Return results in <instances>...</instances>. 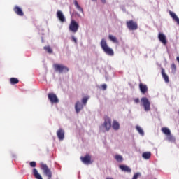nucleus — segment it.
<instances>
[{
    "instance_id": "473e14b6",
    "label": "nucleus",
    "mask_w": 179,
    "mask_h": 179,
    "mask_svg": "<svg viewBox=\"0 0 179 179\" xmlns=\"http://www.w3.org/2000/svg\"><path fill=\"white\" fill-rule=\"evenodd\" d=\"M139 176H141V173H137L134 174L132 179H138V177H139Z\"/></svg>"
},
{
    "instance_id": "0eeeda50",
    "label": "nucleus",
    "mask_w": 179,
    "mask_h": 179,
    "mask_svg": "<svg viewBox=\"0 0 179 179\" xmlns=\"http://www.w3.org/2000/svg\"><path fill=\"white\" fill-rule=\"evenodd\" d=\"M80 160L84 163V164H92V157L87 154L85 157H80Z\"/></svg>"
},
{
    "instance_id": "58836bf2",
    "label": "nucleus",
    "mask_w": 179,
    "mask_h": 179,
    "mask_svg": "<svg viewBox=\"0 0 179 179\" xmlns=\"http://www.w3.org/2000/svg\"><path fill=\"white\" fill-rule=\"evenodd\" d=\"M92 1H97V0H92Z\"/></svg>"
},
{
    "instance_id": "20e7f679",
    "label": "nucleus",
    "mask_w": 179,
    "mask_h": 179,
    "mask_svg": "<svg viewBox=\"0 0 179 179\" xmlns=\"http://www.w3.org/2000/svg\"><path fill=\"white\" fill-rule=\"evenodd\" d=\"M141 103L143 107H144L145 111H150V101L148 98L146 97L141 98Z\"/></svg>"
},
{
    "instance_id": "39448f33",
    "label": "nucleus",
    "mask_w": 179,
    "mask_h": 179,
    "mask_svg": "<svg viewBox=\"0 0 179 179\" xmlns=\"http://www.w3.org/2000/svg\"><path fill=\"white\" fill-rule=\"evenodd\" d=\"M70 31L72 33H76L79 30V24L76 21L72 20L69 27Z\"/></svg>"
},
{
    "instance_id": "a878e982",
    "label": "nucleus",
    "mask_w": 179,
    "mask_h": 179,
    "mask_svg": "<svg viewBox=\"0 0 179 179\" xmlns=\"http://www.w3.org/2000/svg\"><path fill=\"white\" fill-rule=\"evenodd\" d=\"M136 128L140 135H142V136L145 135V133L143 132V130L142 129V128H141V127L136 126Z\"/></svg>"
},
{
    "instance_id": "f3484780",
    "label": "nucleus",
    "mask_w": 179,
    "mask_h": 179,
    "mask_svg": "<svg viewBox=\"0 0 179 179\" xmlns=\"http://www.w3.org/2000/svg\"><path fill=\"white\" fill-rule=\"evenodd\" d=\"M169 14L171 15V17L173 18V20L176 22V23L178 24H179V18L176 15V13H174L173 12L170 11Z\"/></svg>"
},
{
    "instance_id": "dca6fc26",
    "label": "nucleus",
    "mask_w": 179,
    "mask_h": 179,
    "mask_svg": "<svg viewBox=\"0 0 179 179\" xmlns=\"http://www.w3.org/2000/svg\"><path fill=\"white\" fill-rule=\"evenodd\" d=\"M150 156H152V153L150 152H145L142 154L143 159H145V160H149L150 159Z\"/></svg>"
},
{
    "instance_id": "9d476101",
    "label": "nucleus",
    "mask_w": 179,
    "mask_h": 179,
    "mask_svg": "<svg viewBox=\"0 0 179 179\" xmlns=\"http://www.w3.org/2000/svg\"><path fill=\"white\" fill-rule=\"evenodd\" d=\"M158 38L159 41L162 43V44H164V45H166V44H167V40L166 39V35H164V34L159 33L158 35Z\"/></svg>"
},
{
    "instance_id": "b1692460",
    "label": "nucleus",
    "mask_w": 179,
    "mask_h": 179,
    "mask_svg": "<svg viewBox=\"0 0 179 179\" xmlns=\"http://www.w3.org/2000/svg\"><path fill=\"white\" fill-rule=\"evenodd\" d=\"M115 160H117L118 162V163H121L124 160V158H122V156H121L120 155H115Z\"/></svg>"
},
{
    "instance_id": "2eb2a0df",
    "label": "nucleus",
    "mask_w": 179,
    "mask_h": 179,
    "mask_svg": "<svg viewBox=\"0 0 179 179\" xmlns=\"http://www.w3.org/2000/svg\"><path fill=\"white\" fill-rule=\"evenodd\" d=\"M33 175L34 176L35 178L36 179H43V177H41V175L38 173V171L36 168L33 169Z\"/></svg>"
},
{
    "instance_id": "1a4fd4ad",
    "label": "nucleus",
    "mask_w": 179,
    "mask_h": 179,
    "mask_svg": "<svg viewBox=\"0 0 179 179\" xmlns=\"http://www.w3.org/2000/svg\"><path fill=\"white\" fill-rule=\"evenodd\" d=\"M13 10L16 15L18 16H24V13H23V10L20 7H18L17 6H15L13 8Z\"/></svg>"
},
{
    "instance_id": "393cba45",
    "label": "nucleus",
    "mask_w": 179,
    "mask_h": 179,
    "mask_svg": "<svg viewBox=\"0 0 179 179\" xmlns=\"http://www.w3.org/2000/svg\"><path fill=\"white\" fill-rule=\"evenodd\" d=\"M167 139L169 142H176V138L171 134L167 136Z\"/></svg>"
},
{
    "instance_id": "423d86ee",
    "label": "nucleus",
    "mask_w": 179,
    "mask_h": 179,
    "mask_svg": "<svg viewBox=\"0 0 179 179\" xmlns=\"http://www.w3.org/2000/svg\"><path fill=\"white\" fill-rule=\"evenodd\" d=\"M48 97L50 101L52 103V104H57V103H59L58 97H57V95L55 94H48Z\"/></svg>"
},
{
    "instance_id": "bb28decb",
    "label": "nucleus",
    "mask_w": 179,
    "mask_h": 179,
    "mask_svg": "<svg viewBox=\"0 0 179 179\" xmlns=\"http://www.w3.org/2000/svg\"><path fill=\"white\" fill-rule=\"evenodd\" d=\"M109 38L113 43H118V41H117V38L113 35H109Z\"/></svg>"
},
{
    "instance_id": "4be33fe9",
    "label": "nucleus",
    "mask_w": 179,
    "mask_h": 179,
    "mask_svg": "<svg viewBox=\"0 0 179 179\" xmlns=\"http://www.w3.org/2000/svg\"><path fill=\"white\" fill-rule=\"evenodd\" d=\"M162 131L163 134H164L166 136H169L171 134V131H170V129L167 127L162 128Z\"/></svg>"
},
{
    "instance_id": "aec40b11",
    "label": "nucleus",
    "mask_w": 179,
    "mask_h": 179,
    "mask_svg": "<svg viewBox=\"0 0 179 179\" xmlns=\"http://www.w3.org/2000/svg\"><path fill=\"white\" fill-rule=\"evenodd\" d=\"M74 5L77 8L78 10H79V12H81V13H83V8H82V7L79 6L78 1L74 0Z\"/></svg>"
},
{
    "instance_id": "4468645a",
    "label": "nucleus",
    "mask_w": 179,
    "mask_h": 179,
    "mask_svg": "<svg viewBox=\"0 0 179 179\" xmlns=\"http://www.w3.org/2000/svg\"><path fill=\"white\" fill-rule=\"evenodd\" d=\"M119 168L122 170V171H124V173H131V170L127 165H120Z\"/></svg>"
},
{
    "instance_id": "6ab92c4d",
    "label": "nucleus",
    "mask_w": 179,
    "mask_h": 179,
    "mask_svg": "<svg viewBox=\"0 0 179 179\" xmlns=\"http://www.w3.org/2000/svg\"><path fill=\"white\" fill-rule=\"evenodd\" d=\"M162 76H163L165 82L166 83H169V76H167V74H166V72H164V69H162Z\"/></svg>"
},
{
    "instance_id": "5701e85b",
    "label": "nucleus",
    "mask_w": 179,
    "mask_h": 179,
    "mask_svg": "<svg viewBox=\"0 0 179 179\" xmlns=\"http://www.w3.org/2000/svg\"><path fill=\"white\" fill-rule=\"evenodd\" d=\"M112 127L113 129H115V131H117V129H120V123H118V122L117 121H113V124Z\"/></svg>"
},
{
    "instance_id": "412c9836",
    "label": "nucleus",
    "mask_w": 179,
    "mask_h": 179,
    "mask_svg": "<svg viewBox=\"0 0 179 179\" xmlns=\"http://www.w3.org/2000/svg\"><path fill=\"white\" fill-rule=\"evenodd\" d=\"M10 85H17V83H19V79L16 78H10Z\"/></svg>"
},
{
    "instance_id": "c9c22d12",
    "label": "nucleus",
    "mask_w": 179,
    "mask_h": 179,
    "mask_svg": "<svg viewBox=\"0 0 179 179\" xmlns=\"http://www.w3.org/2000/svg\"><path fill=\"white\" fill-rule=\"evenodd\" d=\"M139 102V99H135V103H138Z\"/></svg>"
},
{
    "instance_id": "7c9ffc66",
    "label": "nucleus",
    "mask_w": 179,
    "mask_h": 179,
    "mask_svg": "<svg viewBox=\"0 0 179 179\" xmlns=\"http://www.w3.org/2000/svg\"><path fill=\"white\" fill-rule=\"evenodd\" d=\"M29 166L31 167H36V166H37V164L36 163V162L34 161H32L29 163Z\"/></svg>"
},
{
    "instance_id": "e433bc0d",
    "label": "nucleus",
    "mask_w": 179,
    "mask_h": 179,
    "mask_svg": "<svg viewBox=\"0 0 179 179\" xmlns=\"http://www.w3.org/2000/svg\"><path fill=\"white\" fill-rule=\"evenodd\" d=\"M102 3H106V0H101Z\"/></svg>"
},
{
    "instance_id": "6e6552de",
    "label": "nucleus",
    "mask_w": 179,
    "mask_h": 179,
    "mask_svg": "<svg viewBox=\"0 0 179 179\" xmlns=\"http://www.w3.org/2000/svg\"><path fill=\"white\" fill-rule=\"evenodd\" d=\"M127 26L129 30H136V29H138V24L134 22L133 20L127 21Z\"/></svg>"
},
{
    "instance_id": "9b49d317",
    "label": "nucleus",
    "mask_w": 179,
    "mask_h": 179,
    "mask_svg": "<svg viewBox=\"0 0 179 179\" xmlns=\"http://www.w3.org/2000/svg\"><path fill=\"white\" fill-rule=\"evenodd\" d=\"M83 109V104H82L79 101H78L75 105L76 112L78 114V113H80V110Z\"/></svg>"
},
{
    "instance_id": "f03ea898",
    "label": "nucleus",
    "mask_w": 179,
    "mask_h": 179,
    "mask_svg": "<svg viewBox=\"0 0 179 179\" xmlns=\"http://www.w3.org/2000/svg\"><path fill=\"white\" fill-rule=\"evenodd\" d=\"M111 128V119L106 117L104 123L100 127V131L102 132H107Z\"/></svg>"
},
{
    "instance_id": "c756f323",
    "label": "nucleus",
    "mask_w": 179,
    "mask_h": 179,
    "mask_svg": "<svg viewBox=\"0 0 179 179\" xmlns=\"http://www.w3.org/2000/svg\"><path fill=\"white\" fill-rule=\"evenodd\" d=\"M171 69L173 72H176V71H177V66H176V64L173 63L171 64Z\"/></svg>"
},
{
    "instance_id": "72a5a7b5",
    "label": "nucleus",
    "mask_w": 179,
    "mask_h": 179,
    "mask_svg": "<svg viewBox=\"0 0 179 179\" xmlns=\"http://www.w3.org/2000/svg\"><path fill=\"white\" fill-rule=\"evenodd\" d=\"M72 40L73 41H74V43H76V44L78 43V40L76 39V38H75V36H72Z\"/></svg>"
},
{
    "instance_id": "f704fd0d",
    "label": "nucleus",
    "mask_w": 179,
    "mask_h": 179,
    "mask_svg": "<svg viewBox=\"0 0 179 179\" xmlns=\"http://www.w3.org/2000/svg\"><path fill=\"white\" fill-rule=\"evenodd\" d=\"M102 89L103 90H106V89H107V85L106 84L102 85Z\"/></svg>"
},
{
    "instance_id": "4c0bfd02",
    "label": "nucleus",
    "mask_w": 179,
    "mask_h": 179,
    "mask_svg": "<svg viewBox=\"0 0 179 179\" xmlns=\"http://www.w3.org/2000/svg\"><path fill=\"white\" fill-rule=\"evenodd\" d=\"M106 179H113V178H107Z\"/></svg>"
},
{
    "instance_id": "7ed1b4c3",
    "label": "nucleus",
    "mask_w": 179,
    "mask_h": 179,
    "mask_svg": "<svg viewBox=\"0 0 179 179\" xmlns=\"http://www.w3.org/2000/svg\"><path fill=\"white\" fill-rule=\"evenodd\" d=\"M53 68L55 69L56 72H59V73H62L63 72H68L69 71V69H68V67L62 64H55L53 65Z\"/></svg>"
},
{
    "instance_id": "ddd939ff",
    "label": "nucleus",
    "mask_w": 179,
    "mask_h": 179,
    "mask_svg": "<svg viewBox=\"0 0 179 179\" xmlns=\"http://www.w3.org/2000/svg\"><path fill=\"white\" fill-rule=\"evenodd\" d=\"M57 137L59 141H64V138H65V131H64L62 129H60L57 131Z\"/></svg>"
},
{
    "instance_id": "cd10ccee",
    "label": "nucleus",
    "mask_w": 179,
    "mask_h": 179,
    "mask_svg": "<svg viewBox=\"0 0 179 179\" xmlns=\"http://www.w3.org/2000/svg\"><path fill=\"white\" fill-rule=\"evenodd\" d=\"M89 100V97H84L82 99V103L83 106H86V103H87V101Z\"/></svg>"
},
{
    "instance_id": "2f4dec72",
    "label": "nucleus",
    "mask_w": 179,
    "mask_h": 179,
    "mask_svg": "<svg viewBox=\"0 0 179 179\" xmlns=\"http://www.w3.org/2000/svg\"><path fill=\"white\" fill-rule=\"evenodd\" d=\"M41 169L43 170L44 173H45V164L41 163Z\"/></svg>"
},
{
    "instance_id": "f8f14e48",
    "label": "nucleus",
    "mask_w": 179,
    "mask_h": 179,
    "mask_svg": "<svg viewBox=\"0 0 179 179\" xmlns=\"http://www.w3.org/2000/svg\"><path fill=\"white\" fill-rule=\"evenodd\" d=\"M57 16L59 20L62 22V23H64V22H66L65 16L64 15V13H62V11L61 10L57 11Z\"/></svg>"
},
{
    "instance_id": "c85d7f7f",
    "label": "nucleus",
    "mask_w": 179,
    "mask_h": 179,
    "mask_svg": "<svg viewBox=\"0 0 179 179\" xmlns=\"http://www.w3.org/2000/svg\"><path fill=\"white\" fill-rule=\"evenodd\" d=\"M45 50L48 52V54H52V49L50 46H47L45 48Z\"/></svg>"
},
{
    "instance_id": "a211bd4d",
    "label": "nucleus",
    "mask_w": 179,
    "mask_h": 179,
    "mask_svg": "<svg viewBox=\"0 0 179 179\" xmlns=\"http://www.w3.org/2000/svg\"><path fill=\"white\" fill-rule=\"evenodd\" d=\"M139 87H140V90L141 93L145 94V92H148V87L146 85L143 84H140Z\"/></svg>"
},
{
    "instance_id": "f257e3e1",
    "label": "nucleus",
    "mask_w": 179,
    "mask_h": 179,
    "mask_svg": "<svg viewBox=\"0 0 179 179\" xmlns=\"http://www.w3.org/2000/svg\"><path fill=\"white\" fill-rule=\"evenodd\" d=\"M101 47L102 50L107 54L108 55H114V51L107 45V42L106 40L102 39L101 41Z\"/></svg>"
}]
</instances>
